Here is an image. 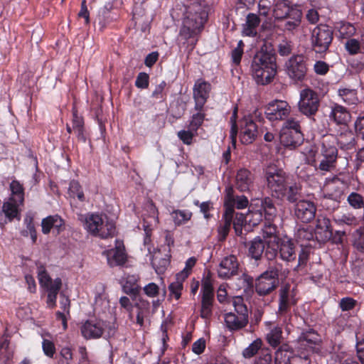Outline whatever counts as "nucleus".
<instances>
[{"instance_id":"obj_1","label":"nucleus","mask_w":364,"mask_h":364,"mask_svg":"<svg viewBox=\"0 0 364 364\" xmlns=\"http://www.w3.org/2000/svg\"><path fill=\"white\" fill-rule=\"evenodd\" d=\"M187 14L180 29L179 38L192 48L198 41V37L208 19V4L205 0H186Z\"/></svg>"},{"instance_id":"obj_2","label":"nucleus","mask_w":364,"mask_h":364,"mask_svg":"<svg viewBox=\"0 0 364 364\" xmlns=\"http://www.w3.org/2000/svg\"><path fill=\"white\" fill-rule=\"evenodd\" d=\"M250 72L259 85H267L273 80L277 73V63L275 51L270 42L264 41L254 56Z\"/></svg>"},{"instance_id":"obj_3","label":"nucleus","mask_w":364,"mask_h":364,"mask_svg":"<svg viewBox=\"0 0 364 364\" xmlns=\"http://www.w3.org/2000/svg\"><path fill=\"white\" fill-rule=\"evenodd\" d=\"M85 228L94 236L102 239L112 237L115 235L114 224L107 216L99 214H88L85 218Z\"/></svg>"},{"instance_id":"obj_4","label":"nucleus","mask_w":364,"mask_h":364,"mask_svg":"<svg viewBox=\"0 0 364 364\" xmlns=\"http://www.w3.org/2000/svg\"><path fill=\"white\" fill-rule=\"evenodd\" d=\"M232 304L235 312L225 314V323L230 331H238L245 328L248 323V310L242 297L234 298Z\"/></svg>"},{"instance_id":"obj_5","label":"nucleus","mask_w":364,"mask_h":364,"mask_svg":"<svg viewBox=\"0 0 364 364\" xmlns=\"http://www.w3.org/2000/svg\"><path fill=\"white\" fill-rule=\"evenodd\" d=\"M336 139H326L322 142L321 154L322 156L318 166H315V170L320 171L322 175L327 172H331L336 168L338 159V149L335 146Z\"/></svg>"},{"instance_id":"obj_6","label":"nucleus","mask_w":364,"mask_h":364,"mask_svg":"<svg viewBox=\"0 0 364 364\" xmlns=\"http://www.w3.org/2000/svg\"><path fill=\"white\" fill-rule=\"evenodd\" d=\"M279 284V269L271 267L255 280V291L259 296H266L274 291Z\"/></svg>"},{"instance_id":"obj_7","label":"nucleus","mask_w":364,"mask_h":364,"mask_svg":"<svg viewBox=\"0 0 364 364\" xmlns=\"http://www.w3.org/2000/svg\"><path fill=\"white\" fill-rule=\"evenodd\" d=\"M264 174L267 186L272 196L276 197L277 194H281L282 191L287 184L288 176L286 173L276 166L269 165L265 168Z\"/></svg>"},{"instance_id":"obj_8","label":"nucleus","mask_w":364,"mask_h":364,"mask_svg":"<svg viewBox=\"0 0 364 364\" xmlns=\"http://www.w3.org/2000/svg\"><path fill=\"white\" fill-rule=\"evenodd\" d=\"M107 328V336H114L116 328L114 325L107 327L105 323L100 319H90L80 326L82 336L86 340L98 339L101 338Z\"/></svg>"},{"instance_id":"obj_9","label":"nucleus","mask_w":364,"mask_h":364,"mask_svg":"<svg viewBox=\"0 0 364 364\" xmlns=\"http://www.w3.org/2000/svg\"><path fill=\"white\" fill-rule=\"evenodd\" d=\"M333 41V31L326 24H320L311 32V43L316 53L326 52Z\"/></svg>"},{"instance_id":"obj_10","label":"nucleus","mask_w":364,"mask_h":364,"mask_svg":"<svg viewBox=\"0 0 364 364\" xmlns=\"http://www.w3.org/2000/svg\"><path fill=\"white\" fill-rule=\"evenodd\" d=\"M320 100L318 94L310 88L300 92L298 102L299 111L304 115L310 117L314 116L318 110Z\"/></svg>"},{"instance_id":"obj_11","label":"nucleus","mask_w":364,"mask_h":364,"mask_svg":"<svg viewBox=\"0 0 364 364\" xmlns=\"http://www.w3.org/2000/svg\"><path fill=\"white\" fill-rule=\"evenodd\" d=\"M287 73L294 82H302L307 74L306 58L303 55L291 57L286 63Z\"/></svg>"},{"instance_id":"obj_12","label":"nucleus","mask_w":364,"mask_h":364,"mask_svg":"<svg viewBox=\"0 0 364 364\" xmlns=\"http://www.w3.org/2000/svg\"><path fill=\"white\" fill-rule=\"evenodd\" d=\"M291 110V106L287 101L275 100L266 106L264 114L271 122L281 121L289 117Z\"/></svg>"},{"instance_id":"obj_13","label":"nucleus","mask_w":364,"mask_h":364,"mask_svg":"<svg viewBox=\"0 0 364 364\" xmlns=\"http://www.w3.org/2000/svg\"><path fill=\"white\" fill-rule=\"evenodd\" d=\"M316 206L309 200H300L294 205V215L302 223H309L316 216Z\"/></svg>"},{"instance_id":"obj_14","label":"nucleus","mask_w":364,"mask_h":364,"mask_svg":"<svg viewBox=\"0 0 364 364\" xmlns=\"http://www.w3.org/2000/svg\"><path fill=\"white\" fill-rule=\"evenodd\" d=\"M211 90V85L203 79L196 81L193 88V97L195 101V110L203 109Z\"/></svg>"},{"instance_id":"obj_15","label":"nucleus","mask_w":364,"mask_h":364,"mask_svg":"<svg viewBox=\"0 0 364 364\" xmlns=\"http://www.w3.org/2000/svg\"><path fill=\"white\" fill-rule=\"evenodd\" d=\"M38 279L41 287L47 292L58 293L62 287V280L58 277L52 279L46 267L41 263H37Z\"/></svg>"},{"instance_id":"obj_16","label":"nucleus","mask_w":364,"mask_h":364,"mask_svg":"<svg viewBox=\"0 0 364 364\" xmlns=\"http://www.w3.org/2000/svg\"><path fill=\"white\" fill-rule=\"evenodd\" d=\"M239 263L235 255H229L224 257L220 262L217 272L218 276L223 279H228L237 275Z\"/></svg>"},{"instance_id":"obj_17","label":"nucleus","mask_w":364,"mask_h":364,"mask_svg":"<svg viewBox=\"0 0 364 364\" xmlns=\"http://www.w3.org/2000/svg\"><path fill=\"white\" fill-rule=\"evenodd\" d=\"M103 255L107 257V263L112 267L122 266L127 261L123 242L119 240H115V247L104 251Z\"/></svg>"},{"instance_id":"obj_18","label":"nucleus","mask_w":364,"mask_h":364,"mask_svg":"<svg viewBox=\"0 0 364 364\" xmlns=\"http://www.w3.org/2000/svg\"><path fill=\"white\" fill-rule=\"evenodd\" d=\"M258 135L256 123L250 117H244L240 122V138L242 144L252 143Z\"/></svg>"},{"instance_id":"obj_19","label":"nucleus","mask_w":364,"mask_h":364,"mask_svg":"<svg viewBox=\"0 0 364 364\" xmlns=\"http://www.w3.org/2000/svg\"><path fill=\"white\" fill-rule=\"evenodd\" d=\"M272 247L276 249L277 252L279 250L280 258L282 260L289 262L296 259L295 246L291 239L288 237L280 238Z\"/></svg>"},{"instance_id":"obj_20","label":"nucleus","mask_w":364,"mask_h":364,"mask_svg":"<svg viewBox=\"0 0 364 364\" xmlns=\"http://www.w3.org/2000/svg\"><path fill=\"white\" fill-rule=\"evenodd\" d=\"M271 222L272 221H267V223L262 230L264 237L267 240V249L265 255L268 259H272L277 255L276 249L274 247H272V246L274 243H277V242L280 239L276 235V226L272 224Z\"/></svg>"},{"instance_id":"obj_21","label":"nucleus","mask_w":364,"mask_h":364,"mask_svg":"<svg viewBox=\"0 0 364 364\" xmlns=\"http://www.w3.org/2000/svg\"><path fill=\"white\" fill-rule=\"evenodd\" d=\"M332 231L330 220L323 215H319L314 229L316 240L322 242L328 241L332 237Z\"/></svg>"},{"instance_id":"obj_22","label":"nucleus","mask_w":364,"mask_h":364,"mask_svg":"<svg viewBox=\"0 0 364 364\" xmlns=\"http://www.w3.org/2000/svg\"><path fill=\"white\" fill-rule=\"evenodd\" d=\"M41 226L43 234H48L53 230V232L58 235L65 229V223L60 216L55 215L43 219Z\"/></svg>"},{"instance_id":"obj_23","label":"nucleus","mask_w":364,"mask_h":364,"mask_svg":"<svg viewBox=\"0 0 364 364\" xmlns=\"http://www.w3.org/2000/svg\"><path fill=\"white\" fill-rule=\"evenodd\" d=\"M112 3L107 2L100 9L96 21L97 22L100 30L105 29L107 25L117 18V15L112 13Z\"/></svg>"},{"instance_id":"obj_24","label":"nucleus","mask_w":364,"mask_h":364,"mask_svg":"<svg viewBox=\"0 0 364 364\" xmlns=\"http://www.w3.org/2000/svg\"><path fill=\"white\" fill-rule=\"evenodd\" d=\"M253 181L252 173L246 168H241L236 175L235 187L241 192L249 191L253 185Z\"/></svg>"},{"instance_id":"obj_25","label":"nucleus","mask_w":364,"mask_h":364,"mask_svg":"<svg viewBox=\"0 0 364 364\" xmlns=\"http://www.w3.org/2000/svg\"><path fill=\"white\" fill-rule=\"evenodd\" d=\"M296 301L290 294V287L286 285L279 291L278 314L283 315L288 312L291 305H294Z\"/></svg>"},{"instance_id":"obj_26","label":"nucleus","mask_w":364,"mask_h":364,"mask_svg":"<svg viewBox=\"0 0 364 364\" xmlns=\"http://www.w3.org/2000/svg\"><path fill=\"white\" fill-rule=\"evenodd\" d=\"M303 141V134L301 131H288L282 129L280 132V141L287 147L295 148Z\"/></svg>"},{"instance_id":"obj_27","label":"nucleus","mask_w":364,"mask_h":364,"mask_svg":"<svg viewBox=\"0 0 364 364\" xmlns=\"http://www.w3.org/2000/svg\"><path fill=\"white\" fill-rule=\"evenodd\" d=\"M294 9H298L295 5L291 4L288 0H279L274 4L273 13L274 16L278 19H283L291 15Z\"/></svg>"},{"instance_id":"obj_28","label":"nucleus","mask_w":364,"mask_h":364,"mask_svg":"<svg viewBox=\"0 0 364 364\" xmlns=\"http://www.w3.org/2000/svg\"><path fill=\"white\" fill-rule=\"evenodd\" d=\"M329 117L337 124H346L350 119V114L344 107L335 105L331 107Z\"/></svg>"},{"instance_id":"obj_29","label":"nucleus","mask_w":364,"mask_h":364,"mask_svg":"<svg viewBox=\"0 0 364 364\" xmlns=\"http://www.w3.org/2000/svg\"><path fill=\"white\" fill-rule=\"evenodd\" d=\"M301 196V188L296 184L289 186L288 183L282 191V193L277 194V198L281 200H287L291 203H296Z\"/></svg>"},{"instance_id":"obj_30","label":"nucleus","mask_w":364,"mask_h":364,"mask_svg":"<svg viewBox=\"0 0 364 364\" xmlns=\"http://www.w3.org/2000/svg\"><path fill=\"white\" fill-rule=\"evenodd\" d=\"M234 212L229 210H225L223 215L222 223L218 228V239L220 241L225 240L230 230L232 222L233 219Z\"/></svg>"},{"instance_id":"obj_31","label":"nucleus","mask_w":364,"mask_h":364,"mask_svg":"<svg viewBox=\"0 0 364 364\" xmlns=\"http://www.w3.org/2000/svg\"><path fill=\"white\" fill-rule=\"evenodd\" d=\"M260 23V19L255 14H247L246 22L242 25V35L254 37L257 35V28Z\"/></svg>"},{"instance_id":"obj_32","label":"nucleus","mask_w":364,"mask_h":364,"mask_svg":"<svg viewBox=\"0 0 364 364\" xmlns=\"http://www.w3.org/2000/svg\"><path fill=\"white\" fill-rule=\"evenodd\" d=\"M266 325L269 326L268 332L266 334V340L272 347L275 348L282 341V329L279 326H272L269 322H267Z\"/></svg>"},{"instance_id":"obj_33","label":"nucleus","mask_w":364,"mask_h":364,"mask_svg":"<svg viewBox=\"0 0 364 364\" xmlns=\"http://www.w3.org/2000/svg\"><path fill=\"white\" fill-rule=\"evenodd\" d=\"M60 306L63 311L56 312V319L62 321L63 329L65 330L68 328V317L70 316V301L64 294H60Z\"/></svg>"},{"instance_id":"obj_34","label":"nucleus","mask_w":364,"mask_h":364,"mask_svg":"<svg viewBox=\"0 0 364 364\" xmlns=\"http://www.w3.org/2000/svg\"><path fill=\"white\" fill-rule=\"evenodd\" d=\"M302 13L299 9H294L291 15L286 17V21L284 25V30L294 31L299 28L301 21Z\"/></svg>"},{"instance_id":"obj_35","label":"nucleus","mask_w":364,"mask_h":364,"mask_svg":"<svg viewBox=\"0 0 364 364\" xmlns=\"http://www.w3.org/2000/svg\"><path fill=\"white\" fill-rule=\"evenodd\" d=\"M301 346H304L306 350H312L314 346L319 341L318 334L311 330L302 333L299 338Z\"/></svg>"},{"instance_id":"obj_36","label":"nucleus","mask_w":364,"mask_h":364,"mask_svg":"<svg viewBox=\"0 0 364 364\" xmlns=\"http://www.w3.org/2000/svg\"><path fill=\"white\" fill-rule=\"evenodd\" d=\"M264 248L265 244L263 240L259 237H257L250 242L248 250L249 255L255 260H259L264 253Z\"/></svg>"},{"instance_id":"obj_37","label":"nucleus","mask_w":364,"mask_h":364,"mask_svg":"<svg viewBox=\"0 0 364 364\" xmlns=\"http://www.w3.org/2000/svg\"><path fill=\"white\" fill-rule=\"evenodd\" d=\"M262 212H264V218L267 221H273L274 218L277 216V209L272 200L266 197L260 201Z\"/></svg>"},{"instance_id":"obj_38","label":"nucleus","mask_w":364,"mask_h":364,"mask_svg":"<svg viewBox=\"0 0 364 364\" xmlns=\"http://www.w3.org/2000/svg\"><path fill=\"white\" fill-rule=\"evenodd\" d=\"M336 142L341 149H352L355 146V136L352 132L346 131L340 134Z\"/></svg>"},{"instance_id":"obj_39","label":"nucleus","mask_w":364,"mask_h":364,"mask_svg":"<svg viewBox=\"0 0 364 364\" xmlns=\"http://www.w3.org/2000/svg\"><path fill=\"white\" fill-rule=\"evenodd\" d=\"M11 197L9 198L18 204H23L24 200V189L19 181L14 180L10 183Z\"/></svg>"},{"instance_id":"obj_40","label":"nucleus","mask_w":364,"mask_h":364,"mask_svg":"<svg viewBox=\"0 0 364 364\" xmlns=\"http://www.w3.org/2000/svg\"><path fill=\"white\" fill-rule=\"evenodd\" d=\"M338 93L343 102L348 105H357L359 101L357 91L355 89L341 88L338 90Z\"/></svg>"},{"instance_id":"obj_41","label":"nucleus","mask_w":364,"mask_h":364,"mask_svg":"<svg viewBox=\"0 0 364 364\" xmlns=\"http://www.w3.org/2000/svg\"><path fill=\"white\" fill-rule=\"evenodd\" d=\"M21 204L16 203L14 200L9 199L6 202H4L2 206V212L9 221H11L18 216V206Z\"/></svg>"},{"instance_id":"obj_42","label":"nucleus","mask_w":364,"mask_h":364,"mask_svg":"<svg viewBox=\"0 0 364 364\" xmlns=\"http://www.w3.org/2000/svg\"><path fill=\"white\" fill-rule=\"evenodd\" d=\"M171 218L176 225H181L191 220L192 213L187 210H175L171 213Z\"/></svg>"},{"instance_id":"obj_43","label":"nucleus","mask_w":364,"mask_h":364,"mask_svg":"<svg viewBox=\"0 0 364 364\" xmlns=\"http://www.w3.org/2000/svg\"><path fill=\"white\" fill-rule=\"evenodd\" d=\"M262 341L260 338L253 341L242 353L243 358L250 359L259 353L262 349Z\"/></svg>"},{"instance_id":"obj_44","label":"nucleus","mask_w":364,"mask_h":364,"mask_svg":"<svg viewBox=\"0 0 364 364\" xmlns=\"http://www.w3.org/2000/svg\"><path fill=\"white\" fill-rule=\"evenodd\" d=\"M333 220L338 225L355 226L358 224L357 218L351 213H338L333 215Z\"/></svg>"},{"instance_id":"obj_45","label":"nucleus","mask_w":364,"mask_h":364,"mask_svg":"<svg viewBox=\"0 0 364 364\" xmlns=\"http://www.w3.org/2000/svg\"><path fill=\"white\" fill-rule=\"evenodd\" d=\"M196 111V113L192 115L188 125V128L194 132H196L198 128L202 125L205 115L203 109Z\"/></svg>"},{"instance_id":"obj_46","label":"nucleus","mask_w":364,"mask_h":364,"mask_svg":"<svg viewBox=\"0 0 364 364\" xmlns=\"http://www.w3.org/2000/svg\"><path fill=\"white\" fill-rule=\"evenodd\" d=\"M186 279H180L178 274L176 275V281L171 282L168 286L170 296H173L176 299H179L181 296V291L183 286V283Z\"/></svg>"},{"instance_id":"obj_47","label":"nucleus","mask_w":364,"mask_h":364,"mask_svg":"<svg viewBox=\"0 0 364 364\" xmlns=\"http://www.w3.org/2000/svg\"><path fill=\"white\" fill-rule=\"evenodd\" d=\"M337 28L342 38H348L355 33V28L350 23L341 22Z\"/></svg>"},{"instance_id":"obj_48","label":"nucleus","mask_w":364,"mask_h":364,"mask_svg":"<svg viewBox=\"0 0 364 364\" xmlns=\"http://www.w3.org/2000/svg\"><path fill=\"white\" fill-rule=\"evenodd\" d=\"M150 212L152 214V216L150 218V221H148L146 218L144 219L143 227L146 235L151 232L152 227L159 223L157 210L152 204L150 205Z\"/></svg>"},{"instance_id":"obj_49","label":"nucleus","mask_w":364,"mask_h":364,"mask_svg":"<svg viewBox=\"0 0 364 364\" xmlns=\"http://www.w3.org/2000/svg\"><path fill=\"white\" fill-rule=\"evenodd\" d=\"M73 129L77 134L78 139L85 141V136L83 135V120L81 117L77 114L76 111L73 110Z\"/></svg>"},{"instance_id":"obj_50","label":"nucleus","mask_w":364,"mask_h":364,"mask_svg":"<svg viewBox=\"0 0 364 364\" xmlns=\"http://www.w3.org/2000/svg\"><path fill=\"white\" fill-rule=\"evenodd\" d=\"M291 357V352L279 348L275 353L274 363L275 364H290Z\"/></svg>"},{"instance_id":"obj_51","label":"nucleus","mask_w":364,"mask_h":364,"mask_svg":"<svg viewBox=\"0 0 364 364\" xmlns=\"http://www.w3.org/2000/svg\"><path fill=\"white\" fill-rule=\"evenodd\" d=\"M69 193L71 196H76L79 200H85V196L82 187L77 181L73 180L70 181L69 186Z\"/></svg>"},{"instance_id":"obj_52","label":"nucleus","mask_w":364,"mask_h":364,"mask_svg":"<svg viewBox=\"0 0 364 364\" xmlns=\"http://www.w3.org/2000/svg\"><path fill=\"white\" fill-rule=\"evenodd\" d=\"M24 223L26 225V230L23 232V235L24 236L30 235L33 242H36L37 235L35 226L33 223V218L30 215H26L24 219Z\"/></svg>"},{"instance_id":"obj_53","label":"nucleus","mask_w":364,"mask_h":364,"mask_svg":"<svg viewBox=\"0 0 364 364\" xmlns=\"http://www.w3.org/2000/svg\"><path fill=\"white\" fill-rule=\"evenodd\" d=\"M255 364H272V354L268 348H263L255 358Z\"/></svg>"},{"instance_id":"obj_54","label":"nucleus","mask_w":364,"mask_h":364,"mask_svg":"<svg viewBox=\"0 0 364 364\" xmlns=\"http://www.w3.org/2000/svg\"><path fill=\"white\" fill-rule=\"evenodd\" d=\"M246 221V218L242 213H236L233 215L232 224L237 235H240L242 232V226Z\"/></svg>"},{"instance_id":"obj_55","label":"nucleus","mask_w":364,"mask_h":364,"mask_svg":"<svg viewBox=\"0 0 364 364\" xmlns=\"http://www.w3.org/2000/svg\"><path fill=\"white\" fill-rule=\"evenodd\" d=\"M314 236L312 230L309 228H299L296 233V240L301 242L310 241L314 239Z\"/></svg>"},{"instance_id":"obj_56","label":"nucleus","mask_w":364,"mask_h":364,"mask_svg":"<svg viewBox=\"0 0 364 364\" xmlns=\"http://www.w3.org/2000/svg\"><path fill=\"white\" fill-rule=\"evenodd\" d=\"M73 358L72 349L69 347H63L60 351V359L58 364H70Z\"/></svg>"},{"instance_id":"obj_57","label":"nucleus","mask_w":364,"mask_h":364,"mask_svg":"<svg viewBox=\"0 0 364 364\" xmlns=\"http://www.w3.org/2000/svg\"><path fill=\"white\" fill-rule=\"evenodd\" d=\"M196 263V258L194 257H191L186 260L183 269L177 274H178L180 279H186L188 277L191 272L192 268L195 266Z\"/></svg>"},{"instance_id":"obj_58","label":"nucleus","mask_w":364,"mask_h":364,"mask_svg":"<svg viewBox=\"0 0 364 364\" xmlns=\"http://www.w3.org/2000/svg\"><path fill=\"white\" fill-rule=\"evenodd\" d=\"M213 299H202L200 316L203 318H208L212 314V306Z\"/></svg>"},{"instance_id":"obj_59","label":"nucleus","mask_w":364,"mask_h":364,"mask_svg":"<svg viewBox=\"0 0 364 364\" xmlns=\"http://www.w3.org/2000/svg\"><path fill=\"white\" fill-rule=\"evenodd\" d=\"M345 48L350 55H355L360 52V43L355 38L348 39L345 43Z\"/></svg>"},{"instance_id":"obj_60","label":"nucleus","mask_w":364,"mask_h":364,"mask_svg":"<svg viewBox=\"0 0 364 364\" xmlns=\"http://www.w3.org/2000/svg\"><path fill=\"white\" fill-rule=\"evenodd\" d=\"M247 218H248L249 223L252 225H258L263 218V214L262 210H250L247 215Z\"/></svg>"},{"instance_id":"obj_61","label":"nucleus","mask_w":364,"mask_h":364,"mask_svg":"<svg viewBox=\"0 0 364 364\" xmlns=\"http://www.w3.org/2000/svg\"><path fill=\"white\" fill-rule=\"evenodd\" d=\"M348 201L354 208H360L364 205L363 198L357 193H351L348 197Z\"/></svg>"},{"instance_id":"obj_62","label":"nucleus","mask_w":364,"mask_h":364,"mask_svg":"<svg viewBox=\"0 0 364 364\" xmlns=\"http://www.w3.org/2000/svg\"><path fill=\"white\" fill-rule=\"evenodd\" d=\"M151 263L157 274H162L169 264L168 259H159L157 257L153 258Z\"/></svg>"},{"instance_id":"obj_63","label":"nucleus","mask_w":364,"mask_h":364,"mask_svg":"<svg viewBox=\"0 0 364 364\" xmlns=\"http://www.w3.org/2000/svg\"><path fill=\"white\" fill-rule=\"evenodd\" d=\"M354 237V246L359 251L364 252V230H356Z\"/></svg>"},{"instance_id":"obj_64","label":"nucleus","mask_w":364,"mask_h":364,"mask_svg":"<svg viewBox=\"0 0 364 364\" xmlns=\"http://www.w3.org/2000/svg\"><path fill=\"white\" fill-rule=\"evenodd\" d=\"M166 86V82L165 81H161L159 85H157L154 91L152 92L151 97L158 100H162L165 98L164 89Z\"/></svg>"}]
</instances>
